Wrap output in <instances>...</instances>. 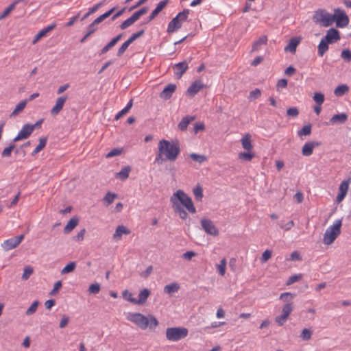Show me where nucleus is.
Segmentation results:
<instances>
[{"mask_svg":"<svg viewBox=\"0 0 351 351\" xmlns=\"http://www.w3.org/2000/svg\"><path fill=\"white\" fill-rule=\"evenodd\" d=\"M170 203L173 211L182 219H186L188 214L184 208L190 213H196L192 199L182 190H178L170 197Z\"/></svg>","mask_w":351,"mask_h":351,"instance_id":"nucleus-1","label":"nucleus"},{"mask_svg":"<svg viewBox=\"0 0 351 351\" xmlns=\"http://www.w3.org/2000/svg\"><path fill=\"white\" fill-rule=\"evenodd\" d=\"M180 153V148L178 142L162 139L158 145V153L155 158V162L159 163L160 160L162 161H175Z\"/></svg>","mask_w":351,"mask_h":351,"instance_id":"nucleus-2","label":"nucleus"},{"mask_svg":"<svg viewBox=\"0 0 351 351\" xmlns=\"http://www.w3.org/2000/svg\"><path fill=\"white\" fill-rule=\"evenodd\" d=\"M126 319L141 330L149 328L154 330L159 324L157 319L152 314L145 316L140 313H128Z\"/></svg>","mask_w":351,"mask_h":351,"instance_id":"nucleus-3","label":"nucleus"},{"mask_svg":"<svg viewBox=\"0 0 351 351\" xmlns=\"http://www.w3.org/2000/svg\"><path fill=\"white\" fill-rule=\"evenodd\" d=\"M340 39V33L337 29L330 28L327 30L326 36L322 38L317 47V53L319 56L322 57L328 50L329 44L337 43Z\"/></svg>","mask_w":351,"mask_h":351,"instance_id":"nucleus-4","label":"nucleus"},{"mask_svg":"<svg viewBox=\"0 0 351 351\" xmlns=\"http://www.w3.org/2000/svg\"><path fill=\"white\" fill-rule=\"evenodd\" d=\"M342 220L337 219L335 221L332 225L330 226L326 230L323 237V243L329 245L332 244L338 236L341 234V228Z\"/></svg>","mask_w":351,"mask_h":351,"instance_id":"nucleus-5","label":"nucleus"},{"mask_svg":"<svg viewBox=\"0 0 351 351\" xmlns=\"http://www.w3.org/2000/svg\"><path fill=\"white\" fill-rule=\"evenodd\" d=\"M313 22L322 27H328L332 25V14L326 9L316 10L312 16Z\"/></svg>","mask_w":351,"mask_h":351,"instance_id":"nucleus-6","label":"nucleus"},{"mask_svg":"<svg viewBox=\"0 0 351 351\" xmlns=\"http://www.w3.org/2000/svg\"><path fill=\"white\" fill-rule=\"evenodd\" d=\"M189 14V10L185 9L182 12H179L168 24L167 32L173 33L180 29L182 23L186 21Z\"/></svg>","mask_w":351,"mask_h":351,"instance_id":"nucleus-7","label":"nucleus"},{"mask_svg":"<svg viewBox=\"0 0 351 351\" xmlns=\"http://www.w3.org/2000/svg\"><path fill=\"white\" fill-rule=\"evenodd\" d=\"M188 329L184 327H171L166 330V337L169 341H178L188 335Z\"/></svg>","mask_w":351,"mask_h":351,"instance_id":"nucleus-8","label":"nucleus"},{"mask_svg":"<svg viewBox=\"0 0 351 351\" xmlns=\"http://www.w3.org/2000/svg\"><path fill=\"white\" fill-rule=\"evenodd\" d=\"M349 21V17L343 10L340 8L334 10V13L332 14V24L335 22L337 27L343 28L348 25Z\"/></svg>","mask_w":351,"mask_h":351,"instance_id":"nucleus-9","label":"nucleus"},{"mask_svg":"<svg viewBox=\"0 0 351 351\" xmlns=\"http://www.w3.org/2000/svg\"><path fill=\"white\" fill-rule=\"evenodd\" d=\"M294 297L295 294L290 292H285L280 294V299L285 302L282 308V315L289 317L293 310V303L292 300Z\"/></svg>","mask_w":351,"mask_h":351,"instance_id":"nucleus-10","label":"nucleus"},{"mask_svg":"<svg viewBox=\"0 0 351 351\" xmlns=\"http://www.w3.org/2000/svg\"><path fill=\"white\" fill-rule=\"evenodd\" d=\"M24 236L23 234L10 238L4 241L2 243V247L5 251H9L16 248L23 240Z\"/></svg>","mask_w":351,"mask_h":351,"instance_id":"nucleus-11","label":"nucleus"},{"mask_svg":"<svg viewBox=\"0 0 351 351\" xmlns=\"http://www.w3.org/2000/svg\"><path fill=\"white\" fill-rule=\"evenodd\" d=\"M351 183V178H349L347 180H343L339 187V193L336 197V202L341 203L346 196L347 195L350 184Z\"/></svg>","mask_w":351,"mask_h":351,"instance_id":"nucleus-12","label":"nucleus"},{"mask_svg":"<svg viewBox=\"0 0 351 351\" xmlns=\"http://www.w3.org/2000/svg\"><path fill=\"white\" fill-rule=\"evenodd\" d=\"M144 34V31L141 30L136 33L133 34L125 42H124L117 51V56H121L126 51L129 45L133 43L136 39L141 37Z\"/></svg>","mask_w":351,"mask_h":351,"instance_id":"nucleus-13","label":"nucleus"},{"mask_svg":"<svg viewBox=\"0 0 351 351\" xmlns=\"http://www.w3.org/2000/svg\"><path fill=\"white\" fill-rule=\"evenodd\" d=\"M201 225L204 230L207 234L213 236H217L219 234V230L214 225L211 220L208 219H202L201 220Z\"/></svg>","mask_w":351,"mask_h":351,"instance_id":"nucleus-14","label":"nucleus"},{"mask_svg":"<svg viewBox=\"0 0 351 351\" xmlns=\"http://www.w3.org/2000/svg\"><path fill=\"white\" fill-rule=\"evenodd\" d=\"M33 132L32 127H30L29 123L25 124L21 130L19 132L18 134L13 139L14 142H17L24 139H27Z\"/></svg>","mask_w":351,"mask_h":351,"instance_id":"nucleus-15","label":"nucleus"},{"mask_svg":"<svg viewBox=\"0 0 351 351\" xmlns=\"http://www.w3.org/2000/svg\"><path fill=\"white\" fill-rule=\"evenodd\" d=\"M68 97L66 95L61 96L57 98L56 104L51 109L50 113L53 117L58 115L63 109V107Z\"/></svg>","mask_w":351,"mask_h":351,"instance_id":"nucleus-16","label":"nucleus"},{"mask_svg":"<svg viewBox=\"0 0 351 351\" xmlns=\"http://www.w3.org/2000/svg\"><path fill=\"white\" fill-rule=\"evenodd\" d=\"M204 87V85L201 80H195L188 88V89L186 90V95L190 97H193Z\"/></svg>","mask_w":351,"mask_h":351,"instance_id":"nucleus-17","label":"nucleus"},{"mask_svg":"<svg viewBox=\"0 0 351 351\" xmlns=\"http://www.w3.org/2000/svg\"><path fill=\"white\" fill-rule=\"evenodd\" d=\"M319 145V143L315 141H308L306 142L302 147V153L304 156H311L315 147Z\"/></svg>","mask_w":351,"mask_h":351,"instance_id":"nucleus-18","label":"nucleus"},{"mask_svg":"<svg viewBox=\"0 0 351 351\" xmlns=\"http://www.w3.org/2000/svg\"><path fill=\"white\" fill-rule=\"evenodd\" d=\"M56 27V23H53L50 25H49L47 27L43 28V29L40 30L37 34L35 36L32 43L36 44L40 38L45 36L47 33L55 29Z\"/></svg>","mask_w":351,"mask_h":351,"instance_id":"nucleus-19","label":"nucleus"},{"mask_svg":"<svg viewBox=\"0 0 351 351\" xmlns=\"http://www.w3.org/2000/svg\"><path fill=\"white\" fill-rule=\"evenodd\" d=\"M176 89V85L173 84H168L163 90L160 93V97L164 99H168L171 98L173 93L175 92Z\"/></svg>","mask_w":351,"mask_h":351,"instance_id":"nucleus-20","label":"nucleus"},{"mask_svg":"<svg viewBox=\"0 0 351 351\" xmlns=\"http://www.w3.org/2000/svg\"><path fill=\"white\" fill-rule=\"evenodd\" d=\"M242 147L246 151H252V136L250 134H245L241 139Z\"/></svg>","mask_w":351,"mask_h":351,"instance_id":"nucleus-21","label":"nucleus"},{"mask_svg":"<svg viewBox=\"0 0 351 351\" xmlns=\"http://www.w3.org/2000/svg\"><path fill=\"white\" fill-rule=\"evenodd\" d=\"M130 234V230L123 225L118 226L116 228L115 232L113 234V239L115 241H119L122 238L123 234Z\"/></svg>","mask_w":351,"mask_h":351,"instance_id":"nucleus-22","label":"nucleus"},{"mask_svg":"<svg viewBox=\"0 0 351 351\" xmlns=\"http://www.w3.org/2000/svg\"><path fill=\"white\" fill-rule=\"evenodd\" d=\"M188 69V64L184 61L176 64L174 66L175 75L178 78H180Z\"/></svg>","mask_w":351,"mask_h":351,"instance_id":"nucleus-23","label":"nucleus"},{"mask_svg":"<svg viewBox=\"0 0 351 351\" xmlns=\"http://www.w3.org/2000/svg\"><path fill=\"white\" fill-rule=\"evenodd\" d=\"M150 295V291L147 289H143L138 294V298L136 299V304H143L147 301Z\"/></svg>","mask_w":351,"mask_h":351,"instance_id":"nucleus-24","label":"nucleus"},{"mask_svg":"<svg viewBox=\"0 0 351 351\" xmlns=\"http://www.w3.org/2000/svg\"><path fill=\"white\" fill-rule=\"evenodd\" d=\"M348 119V116L346 113H341L335 114L330 119V123L331 124L336 123H344Z\"/></svg>","mask_w":351,"mask_h":351,"instance_id":"nucleus-25","label":"nucleus"},{"mask_svg":"<svg viewBox=\"0 0 351 351\" xmlns=\"http://www.w3.org/2000/svg\"><path fill=\"white\" fill-rule=\"evenodd\" d=\"M21 1L22 0H15L8 7H7L5 10L0 14V21L9 16L11 12L14 10L16 5Z\"/></svg>","mask_w":351,"mask_h":351,"instance_id":"nucleus-26","label":"nucleus"},{"mask_svg":"<svg viewBox=\"0 0 351 351\" xmlns=\"http://www.w3.org/2000/svg\"><path fill=\"white\" fill-rule=\"evenodd\" d=\"M300 43V40L296 38H293L290 40L289 44L285 47V51H290L294 53L296 51V48Z\"/></svg>","mask_w":351,"mask_h":351,"instance_id":"nucleus-27","label":"nucleus"},{"mask_svg":"<svg viewBox=\"0 0 351 351\" xmlns=\"http://www.w3.org/2000/svg\"><path fill=\"white\" fill-rule=\"evenodd\" d=\"M121 37L122 35L119 34L114 38H112L104 47H103V49L101 51V53L102 54H104L106 52H108L110 49L113 47L117 43V42L121 40Z\"/></svg>","mask_w":351,"mask_h":351,"instance_id":"nucleus-28","label":"nucleus"},{"mask_svg":"<svg viewBox=\"0 0 351 351\" xmlns=\"http://www.w3.org/2000/svg\"><path fill=\"white\" fill-rule=\"evenodd\" d=\"M27 104V100H23L20 101L15 107L14 110L12 111V112L10 114V117H16L17 114H19L20 112H21L26 107V105Z\"/></svg>","mask_w":351,"mask_h":351,"instance_id":"nucleus-29","label":"nucleus"},{"mask_svg":"<svg viewBox=\"0 0 351 351\" xmlns=\"http://www.w3.org/2000/svg\"><path fill=\"white\" fill-rule=\"evenodd\" d=\"M78 224L77 218H71L64 228V232L68 234L71 232Z\"/></svg>","mask_w":351,"mask_h":351,"instance_id":"nucleus-30","label":"nucleus"},{"mask_svg":"<svg viewBox=\"0 0 351 351\" xmlns=\"http://www.w3.org/2000/svg\"><path fill=\"white\" fill-rule=\"evenodd\" d=\"M180 288V287L179 284L173 282L165 286L164 291L167 294H172L173 293L178 292Z\"/></svg>","mask_w":351,"mask_h":351,"instance_id":"nucleus-31","label":"nucleus"},{"mask_svg":"<svg viewBox=\"0 0 351 351\" xmlns=\"http://www.w3.org/2000/svg\"><path fill=\"white\" fill-rule=\"evenodd\" d=\"M116 10V7L112 8L110 10L105 12L104 14L100 15L97 19H95L93 21V23L95 25H98L99 23H101L103 21H104L106 19L109 17L111 14H112Z\"/></svg>","mask_w":351,"mask_h":351,"instance_id":"nucleus-32","label":"nucleus"},{"mask_svg":"<svg viewBox=\"0 0 351 351\" xmlns=\"http://www.w3.org/2000/svg\"><path fill=\"white\" fill-rule=\"evenodd\" d=\"M47 138L46 137H41L39 138V143L36 146V147L34 149V151L32 153V156H34L39 153L41 150H43L47 144Z\"/></svg>","mask_w":351,"mask_h":351,"instance_id":"nucleus-33","label":"nucleus"},{"mask_svg":"<svg viewBox=\"0 0 351 351\" xmlns=\"http://www.w3.org/2000/svg\"><path fill=\"white\" fill-rule=\"evenodd\" d=\"M349 91V87L346 84L339 85L335 88L334 94L337 97H341Z\"/></svg>","mask_w":351,"mask_h":351,"instance_id":"nucleus-34","label":"nucleus"},{"mask_svg":"<svg viewBox=\"0 0 351 351\" xmlns=\"http://www.w3.org/2000/svg\"><path fill=\"white\" fill-rule=\"evenodd\" d=\"M267 42V37L266 36H261L256 41H255L252 45L253 51H258L261 46L263 45H266Z\"/></svg>","mask_w":351,"mask_h":351,"instance_id":"nucleus-35","label":"nucleus"},{"mask_svg":"<svg viewBox=\"0 0 351 351\" xmlns=\"http://www.w3.org/2000/svg\"><path fill=\"white\" fill-rule=\"evenodd\" d=\"M194 119V117H189V116H186V117H184L182 120L178 124V128L180 130H185L189 124L191 123V121H193Z\"/></svg>","mask_w":351,"mask_h":351,"instance_id":"nucleus-36","label":"nucleus"},{"mask_svg":"<svg viewBox=\"0 0 351 351\" xmlns=\"http://www.w3.org/2000/svg\"><path fill=\"white\" fill-rule=\"evenodd\" d=\"M254 156L255 155L252 151H247L246 152H240L238 154V158L242 160L250 161Z\"/></svg>","mask_w":351,"mask_h":351,"instance_id":"nucleus-37","label":"nucleus"},{"mask_svg":"<svg viewBox=\"0 0 351 351\" xmlns=\"http://www.w3.org/2000/svg\"><path fill=\"white\" fill-rule=\"evenodd\" d=\"M132 99H130V101L128 103L127 106L116 114L115 119L118 120L123 116L126 114L132 107Z\"/></svg>","mask_w":351,"mask_h":351,"instance_id":"nucleus-38","label":"nucleus"},{"mask_svg":"<svg viewBox=\"0 0 351 351\" xmlns=\"http://www.w3.org/2000/svg\"><path fill=\"white\" fill-rule=\"evenodd\" d=\"M226 259L223 258L221 260L220 263L216 265L217 269L221 276H223L226 274Z\"/></svg>","mask_w":351,"mask_h":351,"instance_id":"nucleus-39","label":"nucleus"},{"mask_svg":"<svg viewBox=\"0 0 351 351\" xmlns=\"http://www.w3.org/2000/svg\"><path fill=\"white\" fill-rule=\"evenodd\" d=\"M137 21L136 18L132 14L130 18L124 21L120 25L121 29H125L128 27L131 26Z\"/></svg>","mask_w":351,"mask_h":351,"instance_id":"nucleus-40","label":"nucleus"},{"mask_svg":"<svg viewBox=\"0 0 351 351\" xmlns=\"http://www.w3.org/2000/svg\"><path fill=\"white\" fill-rule=\"evenodd\" d=\"M189 157L193 161L197 162H198L199 164L203 163L204 162H205L207 160V158L205 156L201 155V154H195V153L190 154H189Z\"/></svg>","mask_w":351,"mask_h":351,"instance_id":"nucleus-41","label":"nucleus"},{"mask_svg":"<svg viewBox=\"0 0 351 351\" xmlns=\"http://www.w3.org/2000/svg\"><path fill=\"white\" fill-rule=\"evenodd\" d=\"M193 193L195 196V198L197 201L201 202L203 197V191L202 188L200 186H196L193 189Z\"/></svg>","mask_w":351,"mask_h":351,"instance_id":"nucleus-42","label":"nucleus"},{"mask_svg":"<svg viewBox=\"0 0 351 351\" xmlns=\"http://www.w3.org/2000/svg\"><path fill=\"white\" fill-rule=\"evenodd\" d=\"M75 267H76L75 262H70L61 270V274L64 275V274L71 273L75 270Z\"/></svg>","mask_w":351,"mask_h":351,"instance_id":"nucleus-43","label":"nucleus"},{"mask_svg":"<svg viewBox=\"0 0 351 351\" xmlns=\"http://www.w3.org/2000/svg\"><path fill=\"white\" fill-rule=\"evenodd\" d=\"M117 195L115 193L108 192L104 197V201L106 206L111 204L117 198Z\"/></svg>","mask_w":351,"mask_h":351,"instance_id":"nucleus-44","label":"nucleus"},{"mask_svg":"<svg viewBox=\"0 0 351 351\" xmlns=\"http://www.w3.org/2000/svg\"><path fill=\"white\" fill-rule=\"evenodd\" d=\"M103 4L104 1H100L98 3L93 5L88 10V12L82 17V20L86 19L90 14L95 13Z\"/></svg>","mask_w":351,"mask_h":351,"instance_id":"nucleus-45","label":"nucleus"},{"mask_svg":"<svg viewBox=\"0 0 351 351\" xmlns=\"http://www.w3.org/2000/svg\"><path fill=\"white\" fill-rule=\"evenodd\" d=\"M311 133V125L310 124L304 125L301 130L298 132L299 136H308Z\"/></svg>","mask_w":351,"mask_h":351,"instance_id":"nucleus-46","label":"nucleus"},{"mask_svg":"<svg viewBox=\"0 0 351 351\" xmlns=\"http://www.w3.org/2000/svg\"><path fill=\"white\" fill-rule=\"evenodd\" d=\"M130 170L131 169L130 167H125L123 168L119 173H117V175L122 180H125L128 178Z\"/></svg>","mask_w":351,"mask_h":351,"instance_id":"nucleus-47","label":"nucleus"},{"mask_svg":"<svg viewBox=\"0 0 351 351\" xmlns=\"http://www.w3.org/2000/svg\"><path fill=\"white\" fill-rule=\"evenodd\" d=\"M122 295L124 300L136 304V298L133 297V294L130 291L125 290L123 291Z\"/></svg>","mask_w":351,"mask_h":351,"instance_id":"nucleus-48","label":"nucleus"},{"mask_svg":"<svg viewBox=\"0 0 351 351\" xmlns=\"http://www.w3.org/2000/svg\"><path fill=\"white\" fill-rule=\"evenodd\" d=\"M34 269L32 267L27 266L24 268L23 274L22 275L23 280H27L33 274Z\"/></svg>","mask_w":351,"mask_h":351,"instance_id":"nucleus-49","label":"nucleus"},{"mask_svg":"<svg viewBox=\"0 0 351 351\" xmlns=\"http://www.w3.org/2000/svg\"><path fill=\"white\" fill-rule=\"evenodd\" d=\"M302 278V275L301 274H295L289 277L287 282V285H291L295 282L300 280Z\"/></svg>","mask_w":351,"mask_h":351,"instance_id":"nucleus-50","label":"nucleus"},{"mask_svg":"<svg viewBox=\"0 0 351 351\" xmlns=\"http://www.w3.org/2000/svg\"><path fill=\"white\" fill-rule=\"evenodd\" d=\"M341 57L346 62L351 61V51L348 49H345L341 51Z\"/></svg>","mask_w":351,"mask_h":351,"instance_id":"nucleus-51","label":"nucleus"},{"mask_svg":"<svg viewBox=\"0 0 351 351\" xmlns=\"http://www.w3.org/2000/svg\"><path fill=\"white\" fill-rule=\"evenodd\" d=\"M313 99L318 105L321 106L324 101V95L320 93H315Z\"/></svg>","mask_w":351,"mask_h":351,"instance_id":"nucleus-52","label":"nucleus"},{"mask_svg":"<svg viewBox=\"0 0 351 351\" xmlns=\"http://www.w3.org/2000/svg\"><path fill=\"white\" fill-rule=\"evenodd\" d=\"M38 306V302L34 301L26 311V315H30L34 314L36 311Z\"/></svg>","mask_w":351,"mask_h":351,"instance_id":"nucleus-53","label":"nucleus"},{"mask_svg":"<svg viewBox=\"0 0 351 351\" xmlns=\"http://www.w3.org/2000/svg\"><path fill=\"white\" fill-rule=\"evenodd\" d=\"M14 147H15V145L14 144H11L8 147H5L3 150V152L1 153L2 157H9V156H10L11 153H12V150L14 149Z\"/></svg>","mask_w":351,"mask_h":351,"instance_id":"nucleus-54","label":"nucleus"},{"mask_svg":"<svg viewBox=\"0 0 351 351\" xmlns=\"http://www.w3.org/2000/svg\"><path fill=\"white\" fill-rule=\"evenodd\" d=\"M100 291V285L98 283H93L89 286L88 291L90 293L97 294Z\"/></svg>","mask_w":351,"mask_h":351,"instance_id":"nucleus-55","label":"nucleus"},{"mask_svg":"<svg viewBox=\"0 0 351 351\" xmlns=\"http://www.w3.org/2000/svg\"><path fill=\"white\" fill-rule=\"evenodd\" d=\"M287 319H288V317L281 314L280 315L276 317L275 322L278 324V326H281L285 324V323L287 322Z\"/></svg>","mask_w":351,"mask_h":351,"instance_id":"nucleus-56","label":"nucleus"},{"mask_svg":"<svg viewBox=\"0 0 351 351\" xmlns=\"http://www.w3.org/2000/svg\"><path fill=\"white\" fill-rule=\"evenodd\" d=\"M312 335V331L310 329L304 328L302 330L301 333V337L304 340H308L311 339Z\"/></svg>","mask_w":351,"mask_h":351,"instance_id":"nucleus-57","label":"nucleus"},{"mask_svg":"<svg viewBox=\"0 0 351 351\" xmlns=\"http://www.w3.org/2000/svg\"><path fill=\"white\" fill-rule=\"evenodd\" d=\"M289 261H302V256L298 251H294L291 254L290 258H289Z\"/></svg>","mask_w":351,"mask_h":351,"instance_id":"nucleus-58","label":"nucleus"},{"mask_svg":"<svg viewBox=\"0 0 351 351\" xmlns=\"http://www.w3.org/2000/svg\"><path fill=\"white\" fill-rule=\"evenodd\" d=\"M271 257V251L266 250L262 254L261 262L266 263Z\"/></svg>","mask_w":351,"mask_h":351,"instance_id":"nucleus-59","label":"nucleus"},{"mask_svg":"<svg viewBox=\"0 0 351 351\" xmlns=\"http://www.w3.org/2000/svg\"><path fill=\"white\" fill-rule=\"evenodd\" d=\"M62 287V282L60 280L57 281L53 286V289L51 291L50 295H56L59 289Z\"/></svg>","mask_w":351,"mask_h":351,"instance_id":"nucleus-60","label":"nucleus"},{"mask_svg":"<svg viewBox=\"0 0 351 351\" xmlns=\"http://www.w3.org/2000/svg\"><path fill=\"white\" fill-rule=\"evenodd\" d=\"M298 114H299L298 110L295 107L290 108L287 110V114L289 117H296L298 115Z\"/></svg>","mask_w":351,"mask_h":351,"instance_id":"nucleus-61","label":"nucleus"},{"mask_svg":"<svg viewBox=\"0 0 351 351\" xmlns=\"http://www.w3.org/2000/svg\"><path fill=\"white\" fill-rule=\"evenodd\" d=\"M121 154V150L117 148L112 149L110 152H108L106 155V158H112L114 156H119Z\"/></svg>","mask_w":351,"mask_h":351,"instance_id":"nucleus-62","label":"nucleus"},{"mask_svg":"<svg viewBox=\"0 0 351 351\" xmlns=\"http://www.w3.org/2000/svg\"><path fill=\"white\" fill-rule=\"evenodd\" d=\"M294 221L293 220H291L284 225H280V227L285 231H288L291 230L294 226Z\"/></svg>","mask_w":351,"mask_h":351,"instance_id":"nucleus-63","label":"nucleus"},{"mask_svg":"<svg viewBox=\"0 0 351 351\" xmlns=\"http://www.w3.org/2000/svg\"><path fill=\"white\" fill-rule=\"evenodd\" d=\"M148 11V8L147 7H144L143 8H141V10H139L138 11L134 12L133 14L134 15V16L136 18L137 20H138L140 19V17L146 14Z\"/></svg>","mask_w":351,"mask_h":351,"instance_id":"nucleus-64","label":"nucleus"}]
</instances>
